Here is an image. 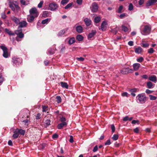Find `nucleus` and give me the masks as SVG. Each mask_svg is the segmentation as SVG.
<instances>
[{"mask_svg":"<svg viewBox=\"0 0 157 157\" xmlns=\"http://www.w3.org/2000/svg\"><path fill=\"white\" fill-rule=\"evenodd\" d=\"M118 138V135L117 134H114L112 137V139L114 140H117Z\"/></svg>","mask_w":157,"mask_h":157,"instance_id":"nucleus-32","label":"nucleus"},{"mask_svg":"<svg viewBox=\"0 0 157 157\" xmlns=\"http://www.w3.org/2000/svg\"><path fill=\"white\" fill-rule=\"evenodd\" d=\"M50 121L49 120H47L45 121V125L46 127L48 126L50 124Z\"/></svg>","mask_w":157,"mask_h":157,"instance_id":"nucleus-33","label":"nucleus"},{"mask_svg":"<svg viewBox=\"0 0 157 157\" xmlns=\"http://www.w3.org/2000/svg\"><path fill=\"white\" fill-rule=\"evenodd\" d=\"M151 28L150 26L148 25H145L143 31L144 33L143 34L144 35H146L149 34L151 32Z\"/></svg>","mask_w":157,"mask_h":157,"instance_id":"nucleus-4","label":"nucleus"},{"mask_svg":"<svg viewBox=\"0 0 157 157\" xmlns=\"http://www.w3.org/2000/svg\"><path fill=\"white\" fill-rule=\"evenodd\" d=\"M36 17L34 16L30 15H29L27 17V21L29 22H32L34 20V18Z\"/></svg>","mask_w":157,"mask_h":157,"instance_id":"nucleus-12","label":"nucleus"},{"mask_svg":"<svg viewBox=\"0 0 157 157\" xmlns=\"http://www.w3.org/2000/svg\"><path fill=\"white\" fill-rule=\"evenodd\" d=\"M16 130L17 131L19 134L20 133L21 135H24L25 133V131L23 130L17 129Z\"/></svg>","mask_w":157,"mask_h":157,"instance_id":"nucleus-24","label":"nucleus"},{"mask_svg":"<svg viewBox=\"0 0 157 157\" xmlns=\"http://www.w3.org/2000/svg\"><path fill=\"white\" fill-rule=\"evenodd\" d=\"M61 85L63 88H65L68 89V85L66 82H60Z\"/></svg>","mask_w":157,"mask_h":157,"instance_id":"nucleus-20","label":"nucleus"},{"mask_svg":"<svg viewBox=\"0 0 157 157\" xmlns=\"http://www.w3.org/2000/svg\"><path fill=\"white\" fill-rule=\"evenodd\" d=\"M0 47L3 52V56L5 58H8L9 56V54L8 52L7 48L4 46H1Z\"/></svg>","mask_w":157,"mask_h":157,"instance_id":"nucleus-2","label":"nucleus"},{"mask_svg":"<svg viewBox=\"0 0 157 157\" xmlns=\"http://www.w3.org/2000/svg\"><path fill=\"white\" fill-rule=\"evenodd\" d=\"M134 132L136 133H138L139 132V128H136L134 129L133 130Z\"/></svg>","mask_w":157,"mask_h":157,"instance_id":"nucleus-57","label":"nucleus"},{"mask_svg":"<svg viewBox=\"0 0 157 157\" xmlns=\"http://www.w3.org/2000/svg\"><path fill=\"white\" fill-rule=\"evenodd\" d=\"M22 32V30L21 28H20L19 29H18L16 30L15 32V33L17 35L19 34L20 33H21Z\"/></svg>","mask_w":157,"mask_h":157,"instance_id":"nucleus-28","label":"nucleus"},{"mask_svg":"<svg viewBox=\"0 0 157 157\" xmlns=\"http://www.w3.org/2000/svg\"><path fill=\"white\" fill-rule=\"evenodd\" d=\"M19 59L16 58L15 57L13 58V62L14 63H18V61Z\"/></svg>","mask_w":157,"mask_h":157,"instance_id":"nucleus-37","label":"nucleus"},{"mask_svg":"<svg viewBox=\"0 0 157 157\" xmlns=\"http://www.w3.org/2000/svg\"><path fill=\"white\" fill-rule=\"evenodd\" d=\"M123 8V6L122 5L120 6L119 7L118 9V10L117 11V12L118 13H121V11Z\"/></svg>","mask_w":157,"mask_h":157,"instance_id":"nucleus-34","label":"nucleus"},{"mask_svg":"<svg viewBox=\"0 0 157 157\" xmlns=\"http://www.w3.org/2000/svg\"><path fill=\"white\" fill-rule=\"evenodd\" d=\"M49 9L51 10H56L58 7V6L55 2H52L49 5Z\"/></svg>","mask_w":157,"mask_h":157,"instance_id":"nucleus-6","label":"nucleus"},{"mask_svg":"<svg viewBox=\"0 0 157 157\" xmlns=\"http://www.w3.org/2000/svg\"><path fill=\"white\" fill-rule=\"evenodd\" d=\"M107 25V23L106 21H104L102 22L101 26V29L102 31H104L106 30V26Z\"/></svg>","mask_w":157,"mask_h":157,"instance_id":"nucleus-9","label":"nucleus"},{"mask_svg":"<svg viewBox=\"0 0 157 157\" xmlns=\"http://www.w3.org/2000/svg\"><path fill=\"white\" fill-rule=\"evenodd\" d=\"M137 89L136 88H134L131 89L130 90V91L131 93H133L136 92Z\"/></svg>","mask_w":157,"mask_h":157,"instance_id":"nucleus-53","label":"nucleus"},{"mask_svg":"<svg viewBox=\"0 0 157 157\" xmlns=\"http://www.w3.org/2000/svg\"><path fill=\"white\" fill-rule=\"evenodd\" d=\"M73 4V3H69L65 7V9H66L71 7L72 6Z\"/></svg>","mask_w":157,"mask_h":157,"instance_id":"nucleus-36","label":"nucleus"},{"mask_svg":"<svg viewBox=\"0 0 157 157\" xmlns=\"http://www.w3.org/2000/svg\"><path fill=\"white\" fill-rule=\"evenodd\" d=\"M144 0H140V1L139 2V4L140 5H141L144 3Z\"/></svg>","mask_w":157,"mask_h":157,"instance_id":"nucleus-61","label":"nucleus"},{"mask_svg":"<svg viewBox=\"0 0 157 157\" xmlns=\"http://www.w3.org/2000/svg\"><path fill=\"white\" fill-rule=\"evenodd\" d=\"M154 52V50L153 48H151L148 50V52L149 53L152 54Z\"/></svg>","mask_w":157,"mask_h":157,"instance_id":"nucleus-42","label":"nucleus"},{"mask_svg":"<svg viewBox=\"0 0 157 157\" xmlns=\"http://www.w3.org/2000/svg\"><path fill=\"white\" fill-rule=\"evenodd\" d=\"M101 20V18L99 17H97L94 18V21L95 23H98Z\"/></svg>","mask_w":157,"mask_h":157,"instance_id":"nucleus-29","label":"nucleus"},{"mask_svg":"<svg viewBox=\"0 0 157 157\" xmlns=\"http://www.w3.org/2000/svg\"><path fill=\"white\" fill-rule=\"evenodd\" d=\"M122 96L123 97H128V94L126 92H124L123 93H122L121 94Z\"/></svg>","mask_w":157,"mask_h":157,"instance_id":"nucleus-54","label":"nucleus"},{"mask_svg":"<svg viewBox=\"0 0 157 157\" xmlns=\"http://www.w3.org/2000/svg\"><path fill=\"white\" fill-rule=\"evenodd\" d=\"M129 119L128 117V116H126L124 117L123 119V120L124 121H126Z\"/></svg>","mask_w":157,"mask_h":157,"instance_id":"nucleus-64","label":"nucleus"},{"mask_svg":"<svg viewBox=\"0 0 157 157\" xmlns=\"http://www.w3.org/2000/svg\"><path fill=\"white\" fill-rule=\"evenodd\" d=\"M67 123L66 122H63L59 124L57 126L58 128L59 129H61L63 126H67Z\"/></svg>","mask_w":157,"mask_h":157,"instance_id":"nucleus-15","label":"nucleus"},{"mask_svg":"<svg viewBox=\"0 0 157 157\" xmlns=\"http://www.w3.org/2000/svg\"><path fill=\"white\" fill-rule=\"evenodd\" d=\"M60 120L61 121L64 122L66 121V119L64 117H62L60 118Z\"/></svg>","mask_w":157,"mask_h":157,"instance_id":"nucleus-62","label":"nucleus"},{"mask_svg":"<svg viewBox=\"0 0 157 157\" xmlns=\"http://www.w3.org/2000/svg\"><path fill=\"white\" fill-rule=\"evenodd\" d=\"M43 3V1H41L38 4V7L40 8H41L42 7Z\"/></svg>","mask_w":157,"mask_h":157,"instance_id":"nucleus-48","label":"nucleus"},{"mask_svg":"<svg viewBox=\"0 0 157 157\" xmlns=\"http://www.w3.org/2000/svg\"><path fill=\"white\" fill-rule=\"evenodd\" d=\"M156 2H157V0H149L146 3V6L148 7L150 6L153 5Z\"/></svg>","mask_w":157,"mask_h":157,"instance_id":"nucleus-8","label":"nucleus"},{"mask_svg":"<svg viewBox=\"0 0 157 157\" xmlns=\"http://www.w3.org/2000/svg\"><path fill=\"white\" fill-rule=\"evenodd\" d=\"M133 9V6L132 4L130 3L129 4V6H128V10L131 11Z\"/></svg>","mask_w":157,"mask_h":157,"instance_id":"nucleus-40","label":"nucleus"},{"mask_svg":"<svg viewBox=\"0 0 157 157\" xmlns=\"http://www.w3.org/2000/svg\"><path fill=\"white\" fill-rule=\"evenodd\" d=\"M137 97L139 101L141 103H144L146 101V97L145 96V95L142 94H139L137 96Z\"/></svg>","mask_w":157,"mask_h":157,"instance_id":"nucleus-1","label":"nucleus"},{"mask_svg":"<svg viewBox=\"0 0 157 157\" xmlns=\"http://www.w3.org/2000/svg\"><path fill=\"white\" fill-rule=\"evenodd\" d=\"M140 66V64L139 63H136L133 65V70L135 71L137 70Z\"/></svg>","mask_w":157,"mask_h":157,"instance_id":"nucleus-16","label":"nucleus"},{"mask_svg":"<svg viewBox=\"0 0 157 157\" xmlns=\"http://www.w3.org/2000/svg\"><path fill=\"white\" fill-rule=\"evenodd\" d=\"M149 97H150V99L151 100H155L157 98L155 96H153L152 95H149Z\"/></svg>","mask_w":157,"mask_h":157,"instance_id":"nucleus-35","label":"nucleus"},{"mask_svg":"<svg viewBox=\"0 0 157 157\" xmlns=\"http://www.w3.org/2000/svg\"><path fill=\"white\" fill-rule=\"evenodd\" d=\"M30 15L34 16L35 17H37L38 15V12L36 8H33L29 10Z\"/></svg>","mask_w":157,"mask_h":157,"instance_id":"nucleus-3","label":"nucleus"},{"mask_svg":"<svg viewBox=\"0 0 157 157\" xmlns=\"http://www.w3.org/2000/svg\"><path fill=\"white\" fill-rule=\"evenodd\" d=\"M2 24V22L0 21V32L2 31L3 30V28L1 26V25Z\"/></svg>","mask_w":157,"mask_h":157,"instance_id":"nucleus-59","label":"nucleus"},{"mask_svg":"<svg viewBox=\"0 0 157 157\" xmlns=\"http://www.w3.org/2000/svg\"><path fill=\"white\" fill-rule=\"evenodd\" d=\"M133 70L132 69H129L128 68H123L121 71V73L123 74H126L129 73H132Z\"/></svg>","mask_w":157,"mask_h":157,"instance_id":"nucleus-5","label":"nucleus"},{"mask_svg":"<svg viewBox=\"0 0 157 157\" xmlns=\"http://www.w3.org/2000/svg\"><path fill=\"white\" fill-rule=\"evenodd\" d=\"M76 2L79 5H81L82 4V0H77Z\"/></svg>","mask_w":157,"mask_h":157,"instance_id":"nucleus-60","label":"nucleus"},{"mask_svg":"<svg viewBox=\"0 0 157 157\" xmlns=\"http://www.w3.org/2000/svg\"><path fill=\"white\" fill-rule=\"evenodd\" d=\"M143 51L142 48L140 47H138L135 48V52L137 54L141 53Z\"/></svg>","mask_w":157,"mask_h":157,"instance_id":"nucleus-14","label":"nucleus"},{"mask_svg":"<svg viewBox=\"0 0 157 157\" xmlns=\"http://www.w3.org/2000/svg\"><path fill=\"white\" fill-rule=\"evenodd\" d=\"M14 134L13 135V137L14 139L17 138L19 136V133L17 132V131L16 130L13 132Z\"/></svg>","mask_w":157,"mask_h":157,"instance_id":"nucleus-19","label":"nucleus"},{"mask_svg":"<svg viewBox=\"0 0 157 157\" xmlns=\"http://www.w3.org/2000/svg\"><path fill=\"white\" fill-rule=\"evenodd\" d=\"M139 120H133L132 121V124H135L136 123H137L138 124H139Z\"/></svg>","mask_w":157,"mask_h":157,"instance_id":"nucleus-45","label":"nucleus"},{"mask_svg":"<svg viewBox=\"0 0 157 157\" xmlns=\"http://www.w3.org/2000/svg\"><path fill=\"white\" fill-rule=\"evenodd\" d=\"M13 21L16 24H19L20 21L17 18L15 17H13L12 18Z\"/></svg>","mask_w":157,"mask_h":157,"instance_id":"nucleus-26","label":"nucleus"},{"mask_svg":"<svg viewBox=\"0 0 157 157\" xmlns=\"http://www.w3.org/2000/svg\"><path fill=\"white\" fill-rule=\"evenodd\" d=\"M111 128L112 130V132H114L115 131V127L113 124H112L111 125Z\"/></svg>","mask_w":157,"mask_h":157,"instance_id":"nucleus-47","label":"nucleus"},{"mask_svg":"<svg viewBox=\"0 0 157 157\" xmlns=\"http://www.w3.org/2000/svg\"><path fill=\"white\" fill-rule=\"evenodd\" d=\"M42 107L43 109V112H46V111L48 110V106H43Z\"/></svg>","mask_w":157,"mask_h":157,"instance_id":"nucleus-41","label":"nucleus"},{"mask_svg":"<svg viewBox=\"0 0 157 157\" xmlns=\"http://www.w3.org/2000/svg\"><path fill=\"white\" fill-rule=\"evenodd\" d=\"M149 79L151 81L155 82L157 81V78L156 76L153 75L149 77Z\"/></svg>","mask_w":157,"mask_h":157,"instance_id":"nucleus-17","label":"nucleus"},{"mask_svg":"<svg viewBox=\"0 0 157 157\" xmlns=\"http://www.w3.org/2000/svg\"><path fill=\"white\" fill-rule=\"evenodd\" d=\"M69 141L70 142L72 143L74 142L73 137L72 136H70V139L69 140Z\"/></svg>","mask_w":157,"mask_h":157,"instance_id":"nucleus-55","label":"nucleus"},{"mask_svg":"<svg viewBox=\"0 0 157 157\" xmlns=\"http://www.w3.org/2000/svg\"><path fill=\"white\" fill-rule=\"evenodd\" d=\"M84 21L87 26H89L91 24V21L90 20L86 18L84 20Z\"/></svg>","mask_w":157,"mask_h":157,"instance_id":"nucleus-18","label":"nucleus"},{"mask_svg":"<svg viewBox=\"0 0 157 157\" xmlns=\"http://www.w3.org/2000/svg\"><path fill=\"white\" fill-rule=\"evenodd\" d=\"M147 86L148 88H151L153 86L152 83L151 82H148L147 83Z\"/></svg>","mask_w":157,"mask_h":157,"instance_id":"nucleus-27","label":"nucleus"},{"mask_svg":"<svg viewBox=\"0 0 157 157\" xmlns=\"http://www.w3.org/2000/svg\"><path fill=\"white\" fill-rule=\"evenodd\" d=\"M5 31L6 32L10 35H14V33L12 32L11 31L7 29H5Z\"/></svg>","mask_w":157,"mask_h":157,"instance_id":"nucleus-23","label":"nucleus"},{"mask_svg":"<svg viewBox=\"0 0 157 157\" xmlns=\"http://www.w3.org/2000/svg\"><path fill=\"white\" fill-rule=\"evenodd\" d=\"M128 44L129 45L132 46L133 45V42L132 41H129L128 42Z\"/></svg>","mask_w":157,"mask_h":157,"instance_id":"nucleus-63","label":"nucleus"},{"mask_svg":"<svg viewBox=\"0 0 157 157\" xmlns=\"http://www.w3.org/2000/svg\"><path fill=\"white\" fill-rule=\"evenodd\" d=\"M76 30L78 33H81L82 32L83 28L81 25H78L76 27Z\"/></svg>","mask_w":157,"mask_h":157,"instance_id":"nucleus-11","label":"nucleus"},{"mask_svg":"<svg viewBox=\"0 0 157 157\" xmlns=\"http://www.w3.org/2000/svg\"><path fill=\"white\" fill-rule=\"evenodd\" d=\"M19 24L20 25L18 27V29H19L20 28H21L26 27L27 24V23L26 21H23L21 22H20Z\"/></svg>","mask_w":157,"mask_h":157,"instance_id":"nucleus-13","label":"nucleus"},{"mask_svg":"<svg viewBox=\"0 0 157 157\" xmlns=\"http://www.w3.org/2000/svg\"><path fill=\"white\" fill-rule=\"evenodd\" d=\"M142 47L144 48L148 47L149 44L148 43H146V44L142 43Z\"/></svg>","mask_w":157,"mask_h":157,"instance_id":"nucleus-49","label":"nucleus"},{"mask_svg":"<svg viewBox=\"0 0 157 157\" xmlns=\"http://www.w3.org/2000/svg\"><path fill=\"white\" fill-rule=\"evenodd\" d=\"M143 60V58L142 57H141L137 59V61L138 62H142Z\"/></svg>","mask_w":157,"mask_h":157,"instance_id":"nucleus-43","label":"nucleus"},{"mask_svg":"<svg viewBox=\"0 0 157 157\" xmlns=\"http://www.w3.org/2000/svg\"><path fill=\"white\" fill-rule=\"evenodd\" d=\"M69 1V0H62L61 3L62 5H63L68 3Z\"/></svg>","mask_w":157,"mask_h":157,"instance_id":"nucleus-39","label":"nucleus"},{"mask_svg":"<svg viewBox=\"0 0 157 157\" xmlns=\"http://www.w3.org/2000/svg\"><path fill=\"white\" fill-rule=\"evenodd\" d=\"M121 28H122V30L124 32H126L128 30V28L127 27L125 26L124 25H122L121 26Z\"/></svg>","mask_w":157,"mask_h":157,"instance_id":"nucleus-30","label":"nucleus"},{"mask_svg":"<svg viewBox=\"0 0 157 157\" xmlns=\"http://www.w3.org/2000/svg\"><path fill=\"white\" fill-rule=\"evenodd\" d=\"M50 16V13L48 11H44L42 14V16L44 17Z\"/></svg>","mask_w":157,"mask_h":157,"instance_id":"nucleus-21","label":"nucleus"},{"mask_svg":"<svg viewBox=\"0 0 157 157\" xmlns=\"http://www.w3.org/2000/svg\"><path fill=\"white\" fill-rule=\"evenodd\" d=\"M111 144L110 141L109 140H108L105 143V145H109Z\"/></svg>","mask_w":157,"mask_h":157,"instance_id":"nucleus-52","label":"nucleus"},{"mask_svg":"<svg viewBox=\"0 0 157 157\" xmlns=\"http://www.w3.org/2000/svg\"><path fill=\"white\" fill-rule=\"evenodd\" d=\"M75 41V39L74 37L71 38L68 41V43L71 44L74 43Z\"/></svg>","mask_w":157,"mask_h":157,"instance_id":"nucleus-25","label":"nucleus"},{"mask_svg":"<svg viewBox=\"0 0 157 157\" xmlns=\"http://www.w3.org/2000/svg\"><path fill=\"white\" fill-rule=\"evenodd\" d=\"M17 35L18 36L19 38H23L24 36V34L22 33V32L21 33Z\"/></svg>","mask_w":157,"mask_h":157,"instance_id":"nucleus-44","label":"nucleus"},{"mask_svg":"<svg viewBox=\"0 0 157 157\" xmlns=\"http://www.w3.org/2000/svg\"><path fill=\"white\" fill-rule=\"evenodd\" d=\"M98 9V6L97 4L95 3H93L92 5L91 10L93 12H96Z\"/></svg>","mask_w":157,"mask_h":157,"instance_id":"nucleus-7","label":"nucleus"},{"mask_svg":"<svg viewBox=\"0 0 157 157\" xmlns=\"http://www.w3.org/2000/svg\"><path fill=\"white\" fill-rule=\"evenodd\" d=\"M126 15L125 13H123V14H120L119 16V17L121 18L122 19L124 17H125Z\"/></svg>","mask_w":157,"mask_h":157,"instance_id":"nucleus-50","label":"nucleus"},{"mask_svg":"<svg viewBox=\"0 0 157 157\" xmlns=\"http://www.w3.org/2000/svg\"><path fill=\"white\" fill-rule=\"evenodd\" d=\"M57 103H59L61 102V99L60 96H57L56 98Z\"/></svg>","mask_w":157,"mask_h":157,"instance_id":"nucleus-38","label":"nucleus"},{"mask_svg":"<svg viewBox=\"0 0 157 157\" xmlns=\"http://www.w3.org/2000/svg\"><path fill=\"white\" fill-rule=\"evenodd\" d=\"M98 150V147L97 145H96L94 147V148L93 151L94 152H95L96 151Z\"/></svg>","mask_w":157,"mask_h":157,"instance_id":"nucleus-51","label":"nucleus"},{"mask_svg":"<svg viewBox=\"0 0 157 157\" xmlns=\"http://www.w3.org/2000/svg\"><path fill=\"white\" fill-rule=\"evenodd\" d=\"M83 37L81 35H78L76 36V39L80 41L83 40Z\"/></svg>","mask_w":157,"mask_h":157,"instance_id":"nucleus-22","label":"nucleus"},{"mask_svg":"<svg viewBox=\"0 0 157 157\" xmlns=\"http://www.w3.org/2000/svg\"><path fill=\"white\" fill-rule=\"evenodd\" d=\"M76 59L78 60L81 61H82L84 60V58L82 57H80V58L77 57L76 58Z\"/></svg>","mask_w":157,"mask_h":157,"instance_id":"nucleus-46","label":"nucleus"},{"mask_svg":"<svg viewBox=\"0 0 157 157\" xmlns=\"http://www.w3.org/2000/svg\"><path fill=\"white\" fill-rule=\"evenodd\" d=\"M96 31L95 30H92L91 33H90L88 36V38L89 39L93 37L96 34Z\"/></svg>","mask_w":157,"mask_h":157,"instance_id":"nucleus-10","label":"nucleus"},{"mask_svg":"<svg viewBox=\"0 0 157 157\" xmlns=\"http://www.w3.org/2000/svg\"><path fill=\"white\" fill-rule=\"evenodd\" d=\"M50 19L48 18H47L45 20H43L41 22V23L43 24H47L48 22L49 21H50Z\"/></svg>","mask_w":157,"mask_h":157,"instance_id":"nucleus-31","label":"nucleus"},{"mask_svg":"<svg viewBox=\"0 0 157 157\" xmlns=\"http://www.w3.org/2000/svg\"><path fill=\"white\" fill-rule=\"evenodd\" d=\"M58 135L57 134H55L52 135V137L53 139L57 138L58 137Z\"/></svg>","mask_w":157,"mask_h":157,"instance_id":"nucleus-58","label":"nucleus"},{"mask_svg":"<svg viewBox=\"0 0 157 157\" xmlns=\"http://www.w3.org/2000/svg\"><path fill=\"white\" fill-rule=\"evenodd\" d=\"M153 92V91L149 90L148 89H147L146 90V93L147 94H151Z\"/></svg>","mask_w":157,"mask_h":157,"instance_id":"nucleus-56","label":"nucleus"}]
</instances>
